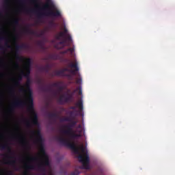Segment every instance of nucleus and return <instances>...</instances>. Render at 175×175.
<instances>
[{"mask_svg": "<svg viewBox=\"0 0 175 175\" xmlns=\"http://www.w3.org/2000/svg\"><path fill=\"white\" fill-rule=\"evenodd\" d=\"M25 175L28 174V172H25Z\"/></svg>", "mask_w": 175, "mask_h": 175, "instance_id": "603ef678", "label": "nucleus"}, {"mask_svg": "<svg viewBox=\"0 0 175 175\" xmlns=\"http://www.w3.org/2000/svg\"><path fill=\"white\" fill-rule=\"evenodd\" d=\"M0 51H1L2 54H6V47L2 44H0Z\"/></svg>", "mask_w": 175, "mask_h": 175, "instance_id": "c85d7f7f", "label": "nucleus"}, {"mask_svg": "<svg viewBox=\"0 0 175 175\" xmlns=\"http://www.w3.org/2000/svg\"><path fill=\"white\" fill-rule=\"evenodd\" d=\"M10 92L13 95L14 94V89H13V88H10Z\"/></svg>", "mask_w": 175, "mask_h": 175, "instance_id": "a19ab883", "label": "nucleus"}, {"mask_svg": "<svg viewBox=\"0 0 175 175\" xmlns=\"http://www.w3.org/2000/svg\"><path fill=\"white\" fill-rule=\"evenodd\" d=\"M69 68H74L75 70H70L68 68H63L61 70H57L55 72V76H64L65 77V72H69L70 73H72V75H76V72H79V66H77V62H75V64L72 63L70 65H68Z\"/></svg>", "mask_w": 175, "mask_h": 175, "instance_id": "39448f33", "label": "nucleus"}, {"mask_svg": "<svg viewBox=\"0 0 175 175\" xmlns=\"http://www.w3.org/2000/svg\"><path fill=\"white\" fill-rule=\"evenodd\" d=\"M19 66H20L18 65V64H15V68H19Z\"/></svg>", "mask_w": 175, "mask_h": 175, "instance_id": "de8ad7c7", "label": "nucleus"}, {"mask_svg": "<svg viewBox=\"0 0 175 175\" xmlns=\"http://www.w3.org/2000/svg\"><path fill=\"white\" fill-rule=\"evenodd\" d=\"M64 36H66V33H68V29L64 28Z\"/></svg>", "mask_w": 175, "mask_h": 175, "instance_id": "c03bdc74", "label": "nucleus"}, {"mask_svg": "<svg viewBox=\"0 0 175 175\" xmlns=\"http://www.w3.org/2000/svg\"><path fill=\"white\" fill-rule=\"evenodd\" d=\"M67 62H68L69 60L66 59Z\"/></svg>", "mask_w": 175, "mask_h": 175, "instance_id": "052dcab7", "label": "nucleus"}, {"mask_svg": "<svg viewBox=\"0 0 175 175\" xmlns=\"http://www.w3.org/2000/svg\"><path fill=\"white\" fill-rule=\"evenodd\" d=\"M40 70L42 72H46V73H49V70H50V65L47 64L45 66H42L40 68Z\"/></svg>", "mask_w": 175, "mask_h": 175, "instance_id": "393cba45", "label": "nucleus"}, {"mask_svg": "<svg viewBox=\"0 0 175 175\" xmlns=\"http://www.w3.org/2000/svg\"><path fill=\"white\" fill-rule=\"evenodd\" d=\"M10 111H12V110H13V107H11V108L10 109Z\"/></svg>", "mask_w": 175, "mask_h": 175, "instance_id": "3c124183", "label": "nucleus"}, {"mask_svg": "<svg viewBox=\"0 0 175 175\" xmlns=\"http://www.w3.org/2000/svg\"><path fill=\"white\" fill-rule=\"evenodd\" d=\"M80 174V172L79 170H76L75 172H72L70 175H79Z\"/></svg>", "mask_w": 175, "mask_h": 175, "instance_id": "c9c22d12", "label": "nucleus"}, {"mask_svg": "<svg viewBox=\"0 0 175 175\" xmlns=\"http://www.w3.org/2000/svg\"><path fill=\"white\" fill-rule=\"evenodd\" d=\"M50 5H53V2H51V0H47V3L44 5L42 8L43 10H47V9H49Z\"/></svg>", "mask_w": 175, "mask_h": 175, "instance_id": "6ab92c4d", "label": "nucleus"}, {"mask_svg": "<svg viewBox=\"0 0 175 175\" xmlns=\"http://www.w3.org/2000/svg\"><path fill=\"white\" fill-rule=\"evenodd\" d=\"M20 50H21L20 45L15 44V57L16 58V61H18L19 62H25L27 58L21 57L18 55Z\"/></svg>", "mask_w": 175, "mask_h": 175, "instance_id": "9d476101", "label": "nucleus"}, {"mask_svg": "<svg viewBox=\"0 0 175 175\" xmlns=\"http://www.w3.org/2000/svg\"><path fill=\"white\" fill-rule=\"evenodd\" d=\"M52 87H56V88H58L59 92H62L64 91L65 86H64V82L62 81H58L55 82L52 85Z\"/></svg>", "mask_w": 175, "mask_h": 175, "instance_id": "ddd939ff", "label": "nucleus"}, {"mask_svg": "<svg viewBox=\"0 0 175 175\" xmlns=\"http://www.w3.org/2000/svg\"><path fill=\"white\" fill-rule=\"evenodd\" d=\"M51 25H54V22H51Z\"/></svg>", "mask_w": 175, "mask_h": 175, "instance_id": "8fccbe9b", "label": "nucleus"}, {"mask_svg": "<svg viewBox=\"0 0 175 175\" xmlns=\"http://www.w3.org/2000/svg\"><path fill=\"white\" fill-rule=\"evenodd\" d=\"M20 142L23 146H27L28 145V141L27 140V138L25 137H21L20 139Z\"/></svg>", "mask_w": 175, "mask_h": 175, "instance_id": "b1692460", "label": "nucleus"}, {"mask_svg": "<svg viewBox=\"0 0 175 175\" xmlns=\"http://www.w3.org/2000/svg\"><path fill=\"white\" fill-rule=\"evenodd\" d=\"M22 122H24V124H25V126H27V128H31V122L29 120H28V119H23Z\"/></svg>", "mask_w": 175, "mask_h": 175, "instance_id": "5701e85b", "label": "nucleus"}, {"mask_svg": "<svg viewBox=\"0 0 175 175\" xmlns=\"http://www.w3.org/2000/svg\"><path fill=\"white\" fill-rule=\"evenodd\" d=\"M67 92H70V90H67Z\"/></svg>", "mask_w": 175, "mask_h": 175, "instance_id": "864d4df0", "label": "nucleus"}, {"mask_svg": "<svg viewBox=\"0 0 175 175\" xmlns=\"http://www.w3.org/2000/svg\"><path fill=\"white\" fill-rule=\"evenodd\" d=\"M56 140H57L62 146L68 147V148H70L75 154L78 155V159L79 162L82 163V166L79 167V169H85L86 170H90V169H91L90 167V156L88 155V151L85 150L84 145L77 147L75 142L62 136L57 137Z\"/></svg>", "mask_w": 175, "mask_h": 175, "instance_id": "f257e3e1", "label": "nucleus"}, {"mask_svg": "<svg viewBox=\"0 0 175 175\" xmlns=\"http://www.w3.org/2000/svg\"><path fill=\"white\" fill-rule=\"evenodd\" d=\"M23 32L25 33H27L28 35H34V36H37L38 38H42V36H44V33H46L44 30L41 31L39 33L36 31L31 29L28 26L23 29Z\"/></svg>", "mask_w": 175, "mask_h": 175, "instance_id": "1a4fd4ad", "label": "nucleus"}, {"mask_svg": "<svg viewBox=\"0 0 175 175\" xmlns=\"http://www.w3.org/2000/svg\"><path fill=\"white\" fill-rule=\"evenodd\" d=\"M41 43H42V42H38V44H41Z\"/></svg>", "mask_w": 175, "mask_h": 175, "instance_id": "6e6d98bb", "label": "nucleus"}, {"mask_svg": "<svg viewBox=\"0 0 175 175\" xmlns=\"http://www.w3.org/2000/svg\"><path fill=\"white\" fill-rule=\"evenodd\" d=\"M77 84H81V78H78L76 81Z\"/></svg>", "mask_w": 175, "mask_h": 175, "instance_id": "ea45409f", "label": "nucleus"}, {"mask_svg": "<svg viewBox=\"0 0 175 175\" xmlns=\"http://www.w3.org/2000/svg\"><path fill=\"white\" fill-rule=\"evenodd\" d=\"M68 114L70 116L69 117L63 118L60 121L61 122H70L68 124L64 126L66 129L62 131V133L68 136V138L66 139H69V140L72 141L79 139V137L81 136L83 130H73V128L77 125V121L73 120L76 118V116H77V111H68Z\"/></svg>", "mask_w": 175, "mask_h": 175, "instance_id": "f03ea898", "label": "nucleus"}, {"mask_svg": "<svg viewBox=\"0 0 175 175\" xmlns=\"http://www.w3.org/2000/svg\"><path fill=\"white\" fill-rule=\"evenodd\" d=\"M36 8H38V5H36Z\"/></svg>", "mask_w": 175, "mask_h": 175, "instance_id": "bf43d9fd", "label": "nucleus"}, {"mask_svg": "<svg viewBox=\"0 0 175 175\" xmlns=\"http://www.w3.org/2000/svg\"><path fill=\"white\" fill-rule=\"evenodd\" d=\"M49 118L53 119L55 118V120H57L58 118V114L56 113H48Z\"/></svg>", "mask_w": 175, "mask_h": 175, "instance_id": "4be33fe9", "label": "nucleus"}, {"mask_svg": "<svg viewBox=\"0 0 175 175\" xmlns=\"http://www.w3.org/2000/svg\"><path fill=\"white\" fill-rule=\"evenodd\" d=\"M0 150H8L10 155H13V152H12V149H10V146L8 144L0 145Z\"/></svg>", "mask_w": 175, "mask_h": 175, "instance_id": "dca6fc26", "label": "nucleus"}, {"mask_svg": "<svg viewBox=\"0 0 175 175\" xmlns=\"http://www.w3.org/2000/svg\"><path fill=\"white\" fill-rule=\"evenodd\" d=\"M29 160L32 161V162H36V161H39V157H31L29 158Z\"/></svg>", "mask_w": 175, "mask_h": 175, "instance_id": "c756f323", "label": "nucleus"}, {"mask_svg": "<svg viewBox=\"0 0 175 175\" xmlns=\"http://www.w3.org/2000/svg\"><path fill=\"white\" fill-rule=\"evenodd\" d=\"M1 11H0V16H1Z\"/></svg>", "mask_w": 175, "mask_h": 175, "instance_id": "4d7b16f0", "label": "nucleus"}, {"mask_svg": "<svg viewBox=\"0 0 175 175\" xmlns=\"http://www.w3.org/2000/svg\"><path fill=\"white\" fill-rule=\"evenodd\" d=\"M19 46H20L21 50H23V49H27L28 48V46L25 44H22Z\"/></svg>", "mask_w": 175, "mask_h": 175, "instance_id": "72a5a7b5", "label": "nucleus"}, {"mask_svg": "<svg viewBox=\"0 0 175 175\" xmlns=\"http://www.w3.org/2000/svg\"><path fill=\"white\" fill-rule=\"evenodd\" d=\"M67 40H72V37H71L70 35H68V36H67Z\"/></svg>", "mask_w": 175, "mask_h": 175, "instance_id": "a18cd8bd", "label": "nucleus"}, {"mask_svg": "<svg viewBox=\"0 0 175 175\" xmlns=\"http://www.w3.org/2000/svg\"><path fill=\"white\" fill-rule=\"evenodd\" d=\"M12 2V0H4L3 1V6L5 9H9L10 8V3Z\"/></svg>", "mask_w": 175, "mask_h": 175, "instance_id": "aec40b11", "label": "nucleus"}, {"mask_svg": "<svg viewBox=\"0 0 175 175\" xmlns=\"http://www.w3.org/2000/svg\"><path fill=\"white\" fill-rule=\"evenodd\" d=\"M67 51H70V53H71V54H73V53L75 52V48H68V49H67Z\"/></svg>", "mask_w": 175, "mask_h": 175, "instance_id": "e433bc0d", "label": "nucleus"}, {"mask_svg": "<svg viewBox=\"0 0 175 175\" xmlns=\"http://www.w3.org/2000/svg\"><path fill=\"white\" fill-rule=\"evenodd\" d=\"M19 92L25 93V92H27V90H25V88H24L23 86H21V88L19 89Z\"/></svg>", "mask_w": 175, "mask_h": 175, "instance_id": "f704fd0d", "label": "nucleus"}, {"mask_svg": "<svg viewBox=\"0 0 175 175\" xmlns=\"http://www.w3.org/2000/svg\"><path fill=\"white\" fill-rule=\"evenodd\" d=\"M14 25H19V20L18 18L16 19H14L13 21H12Z\"/></svg>", "mask_w": 175, "mask_h": 175, "instance_id": "2f4dec72", "label": "nucleus"}, {"mask_svg": "<svg viewBox=\"0 0 175 175\" xmlns=\"http://www.w3.org/2000/svg\"><path fill=\"white\" fill-rule=\"evenodd\" d=\"M59 58V55H58L57 54H51L49 55V59H54L55 61H56Z\"/></svg>", "mask_w": 175, "mask_h": 175, "instance_id": "a878e982", "label": "nucleus"}, {"mask_svg": "<svg viewBox=\"0 0 175 175\" xmlns=\"http://www.w3.org/2000/svg\"><path fill=\"white\" fill-rule=\"evenodd\" d=\"M38 84H39V89L42 91L43 92H51V87L49 86L47 88L45 87V85L43 83V81L42 79H38L37 80Z\"/></svg>", "mask_w": 175, "mask_h": 175, "instance_id": "9b49d317", "label": "nucleus"}, {"mask_svg": "<svg viewBox=\"0 0 175 175\" xmlns=\"http://www.w3.org/2000/svg\"><path fill=\"white\" fill-rule=\"evenodd\" d=\"M65 33L61 31L55 36V39L57 40H64L65 39Z\"/></svg>", "mask_w": 175, "mask_h": 175, "instance_id": "a211bd4d", "label": "nucleus"}, {"mask_svg": "<svg viewBox=\"0 0 175 175\" xmlns=\"http://www.w3.org/2000/svg\"><path fill=\"white\" fill-rule=\"evenodd\" d=\"M5 46L7 47V49H12V46L8 42L5 44Z\"/></svg>", "mask_w": 175, "mask_h": 175, "instance_id": "58836bf2", "label": "nucleus"}, {"mask_svg": "<svg viewBox=\"0 0 175 175\" xmlns=\"http://www.w3.org/2000/svg\"><path fill=\"white\" fill-rule=\"evenodd\" d=\"M68 49H66L65 51H62L60 53L64 55V54H68Z\"/></svg>", "mask_w": 175, "mask_h": 175, "instance_id": "79ce46f5", "label": "nucleus"}, {"mask_svg": "<svg viewBox=\"0 0 175 175\" xmlns=\"http://www.w3.org/2000/svg\"><path fill=\"white\" fill-rule=\"evenodd\" d=\"M27 79V81L25 84V87L29 92L27 100L30 104V109H33V98H32V90H31V79L29 77Z\"/></svg>", "mask_w": 175, "mask_h": 175, "instance_id": "6e6552de", "label": "nucleus"}, {"mask_svg": "<svg viewBox=\"0 0 175 175\" xmlns=\"http://www.w3.org/2000/svg\"><path fill=\"white\" fill-rule=\"evenodd\" d=\"M2 25L1 24V23H0V27Z\"/></svg>", "mask_w": 175, "mask_h": 175, "instance_id": "13d9d810", "label": "nucleus"}, {"mask_svg": "<svg viewBox=\"0 0 175 175\" xmlns=\"http://www.w3.org/2000/svg\"><path fill=\"white\" fill-rule=\"evenodd\" d=\"M12 80H13V81H14V87H20L21 83L20 81H18V80L16 79H13Z\"/></svg>", "mask_w": 175, "mask_h": 175, "instance_id": "cd10ccee", "label": "nucleus"}, {"mask_svg": "<svg viewBox=\"0 0 175 175\" xmlns=\"http://www.w3.org/2000/svg\"><path fill=\"white\" fill-rule=\"evenodd\" d=\"M64 77H68V79L69 80H72L73 79V77H72V75L70 74H66L64 75Z\"/></svg>", "mask_w": 175, "mask_h": 175, "instance_id": "473e14b6", "label": "nucleus"}, {"mask_svg": "<svg viewBox=\"0 0 175 175\" xmlns=\"http://www.w3.org/2000/svg\"><path fill=\"white\" fill-rule=\"evenodd\" d=\"M25 167L27 169V170H35V165H25Z\"/></svg>", "mask_w": 175, "mask_h": 175, "instance_id": "bb28decb", "label": "nucleus"}, {"mask_svg": "<svg viewBox=\"0 0 175 175\" xmlns=\"http://www.w3.org/2000/svg\"><path fill=\"white\" fill-rule=\"evenodd\" d=\"M26 13H36L38 18L40 20L42 17L52 16L53 17H61V12L59 10L55 12L48 11L46 12H39L34 9L25 10Z\"/></svg>", "mask_w": 175, "mask_h": 175, "instance_id": "20e7f679", "label": "nucleus"}, {"mask_svg": "<svg viewBox=\"0 0 175 175\" xmlns=\"http://www.w3.org/2000/svg\"><path fill=\"white\" fill-rule=\"evenodd\" d=\"M70 110H74V111H76V107H75V106H71V107H70Z\"/></svg>", "mask_w": 175, "mask_h": 175, "instance_id": "37998d69", "label": "nucleus"}, {"mask_svg": "<svg viewBox=\"0 0 175 175\" xmlns=\"http://www.w3.org/2000/svg\"><path fill=\"white\" fill-rule=\"evenodd\" d=\"M78 128H81V125H79V126H78Z\"/></svg>", "mask_w": 175, "mask_h": 175, "instance_id": "5fc2aeb1", "label": "nucleus"}, {"mask_svg": "<svg viewBox=\"0 0 175 175\" xmlns=\"http://www.w3.org/2000/svg\"><path fill=\"white\" fill-rule=\"evenodd\" d=\"M77 91V90H74L73 92L71 93V94H73V95H75V92Z\"/></svg>", "mask_w": 175, "mask_h": 175, "instance_id": "49530a36", "label": "nucleus"}, {"mask_svg": "<svg viewBox=\"0 0 175 175\" xmlns=\"http://www.w3.org/2000/svg\"><path fill=\"white\" fill-rule=\"evenodd\" d=\"M27 103L21 100L20 98L16 99L12 105V107H23L25 106Z\"/></svg>", "mask_w": 175, "mask_h": 175, "instance_id": "f8f14e48", "label": "nucleus"}, {"mask_svg": "<svg viewBox=\"0 0 175 175\" xmlns=\"http://www.w3.org/2000/svg\"><path fill=\"white\" fill-rule=\"evenodd\" d=\"M65 43H66V41L63 39L55 45V49H57V50H62V49H65V46H66Z\"/></svg>", "mask_w": 175, "mask_h": 175, "instance_id": "2eb2a0df", "label": "nucleus"}, {"mask_svg": "<svg viewBox=\"0 0 175 175\" xmlns=\"http://www.w3.org/2000/svg\"><path fill=\"white\" fill-rule=\"evenodd\" d=\"M3 38L0 36V42H1V40H3Z\"/></svg>", "mask_w": 175, "mask_h": 175, "instance_id": "09e8293b", "label": "nucleus"}, {"mask_svg": "<svg viewBox=\"0 0 175 175\" xmlns=\"http://www.w3.org/2000/svg\"><path fill=\"white\" fill-rule=\"evenodd\" d=\"M5 157L8 158L9 159H12L7 161V162L5 163L7 165H11V166H14L16 163H17V161L16 160L15 157H12L9 154H6Z\"/></svg>", "mask_w": 175, "mask_h": 175, "instance_id": "4468645a", "label": "nucleus"}, {"mask_svg": "<svg viewBox=\"0 0 175 175\" xmlns=\"http://www.w3.org/2000/svg\"><path fill=\"white\" fill-rule=\"evenodd\" d=\"M31 124L33 125H39V120L38 118V114L33 111V118L31 119Z\"/></svg>", "mask_w": 175, "mask_h": 175, "instance_id": "f3484780", "label": "nucleus"}, {"mask_svg": "<svg viewBox=\"0 0 175 175\" xmlns=\"http://www.w3.org/2000/svg\"><path fill=\"white\" fill-rule=\"evenodd\" d=\"M69 102H73V93L62 94L58 98L59 105H65V103H69Z\"/></svg>", "mask_w": 175, "mask_h": 175, "instance_id": "0eeeda50", "label": "nucleus"}, {"mask_svg": "<svg viewBox=\"0 0 175 175\" xmlns=\"http://www.w3.org/2000/svg\"><path fill=\"white\" fill-rule=\"evenodd\" d=\"M23 77H24L23 75H21V72L20 73L19 75H18L17 78L16 79V80H18V81H21V80H23Z\"/></svg>", "mask_w": 175, "mask_h": 175, "instance_id": "7c9ffc66", "label": "nucleus"}, {"mask_svg": "<svg viewBox=\"0 0 175 175\" xmlns=\"http://www.w3.org/2000/svg\"><path fill=\"white\" fill-rule=\"evenodd\" d=\"M35 133H36L37 135L35 143L40 146V151L41 152H42L45 158L43 162L38 165V170L42 173V174L46 175V173L47 172L46 166L50 167V160L49 159V157L47 156V154H46V151L44 150V147L43 146V137L40 133V131H37L36 132L33 131V135H35Z\"/></svg>", "mask_w": 175, "mask_h": 175, "instance_id": "7ed1b4c3", "label": "nucleus"}, {"mask_svg": "<svg viewBox=\"0 0 175 175\" xmlns=\"http://www.w3.org/2000/svg\"><path fill=\"white\" fill-rule=\"evenodd\" d=\"M25 61H26L25 64V72L24 70H21V75L24 77L28 78L29 77V75H31V68L32 66V60L31 58H27L25 59Z\"/></svg>", "mask_w": 175, "mask_h": 175, "instance_id": "423d86ee", "label": "nucleus"}, {"mask_svg": "<svg viewBox=\"0 0 175 175\" xmlns=\"http://www.w3.org/2000/svg\"><path fill=\"white\" fill-rule=\"evenodd\" d=\"M77 91H79V95H83V91L81 90V88H77Z\"/></svg>", "mask_w": 175, "mask_h": 175, "instance_id": "4c0bfd02", "label": "nucleus"}, {"mask_svg": "<svg viewBox=\"0 0 175 175\" xmlns=\"http://www.w3.org/2000/svg\"><path fill=\"white\" fill-rule=\"evenodd\" d=\"M76 106H77V107H79L80 111H83V100H81L78 101L76 103Z\"/></svg>", "mask_w": 175, "mask_h": 175, "instance_id": "412c9836", "label": "nucleus"}]
</instances>
